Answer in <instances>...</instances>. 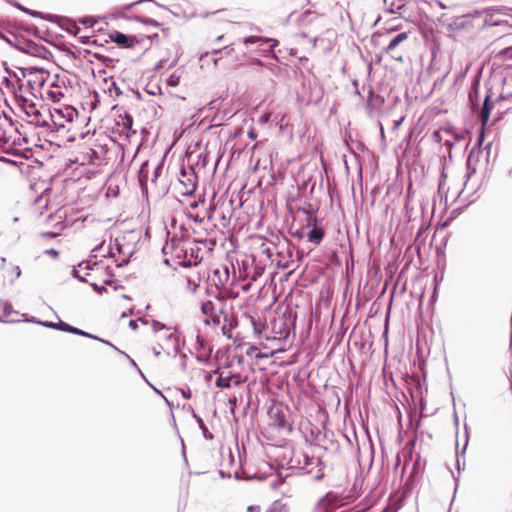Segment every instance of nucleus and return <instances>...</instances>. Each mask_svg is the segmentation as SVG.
<instances>
[{
	"label": "nucleus",
	"mask_w": 512,
	"mask_h": 512,
	"mask_svg": "<svg viewBox=\"0 0 512 512\" xmlns=\"http://www.w3.org/2000/svg\"><path fill=\"white\" fill-rule=\"evenodd\" d=\"M486 15L475 11L472 14L453 17L448 23V30L455 36L472 38L486 26Z\"/></svg>",
	"instance_id": "1"
},
{
	"label": "nucleus",
	"mask_w": 512,
	"mask_h": 512,
	"mask_svg": "<svg viewBox=\"0 0 512 512\" xmlns=\"http://www.w3.org/2000/svg\"><path fill=\"white\" fill-rule=\"evenodd\" d=\"M168 250H170L172 257L177 259L178 263L184 267L195 266L201 260V249L196 242L184 239L171 240L163 248L164 253H168Z\"/></svg>",
	"instance_id": "2"
},
{
	"label": "nucleus",
	"mask_w": 512,
	"mask_h": 512,
	"mask_svg": "<svg viewBox=\"0 0 512 512\" xmlns=\"http://www.w3.org/2000/svg\"><path fill=\"white\" fill-rule=\"evenodd\" d=\"M409 34V32H401L392 37L388 45L382 49V54L402 63L406 52L405 43L409 38Z\"/></svg>",
	"instance_id": "3"
},
{
	"label": "nucleus",
	"mask_w": 512,
	"mask_h": 512,
	"mask_svg": "<svg viewBox=\"0 0 512 512\" xmlns=\"http://www.w3.org/2000/svg\"><path fill=\"white\" fill-rule=\"evenodd\" d=\"M160 338L165 340V343L161 345V349L165 351L167 355L176 357L181 348L177 330L175 328H170L169 331L163 333Z\"/></svg>",
	"instance_id": "4"
},
{
	"label": "nucleus",
	"mask_w": 512,
	"mask_h": 512,
	"mask_svg": "<svg viewBox=\"0 0 512 512\" xmlns=\"http://www.w3.org/2000/svg\"><path fill=\"white\" fill-rule=\"evenodd\" d=\"M307 227H311L306 235L307 240L314 245H319L325 236L324 228L319 226L317 224V218L311 215L307 218Z\"/></svg>",
	"instance_id": "5"
},
{
	"label": "nucleus",
	"mask_w": 512,
	"mask_h": 512,
	"mask_svg": "<svg viewBox=\"0 0 512 512\" xmlns=\"http://www.w3.org/2000/svg\"><path fill=\"white\" fill-rule=\"evenodd\" d=\"M215 300L217 301V310L214 312L212 322L214 325L219 326L222 323V318L224 317V315L231 312V308L228 307L226 300L220 294L215 296Z\"/></svg>",
	"instance_id": "6"
},
{
	"label": "nucleus",
	"mask_w": 512,
	"mask_h": 512,
	"mask_svg": "<svg viewBox=\"0 0 512 512\" xmlns=\"http://www.w3.org/2000/svg\"><path fill=\"white\" fill-rule=\"evenodd\" d=\"M291 462L300 470H304L306 473H311L312 470L309 467L315 463H318L319 460L315 459L314 457H310L307 454L299 453L293 456Z\"/></svg>",
	"instance_id": "7"
},
{
	"label": "nucleus",
	"mask_w": 512,
	"mask_h": 512,
	"mask_svg": "<svg viewBox=\"0 0 512 512\" xmlns=\"http://www.w3.org/2000/svg\"><path fill=\"white\" fill-rule=\"evenodd\" d=\"M182 179L180 182L185 186L184 194L191 195L196 190V174L192 169L189 172L182 170L181 172Z\"/></svg>",
	"instance_id": "8"
},
{
	"label": "nucleus",
	"mask_w": 512,
	"mask_h": 512,
	"mask_svg": "<svg viewBox=\"0 0 512 512\" xmlns=\"http://www.w3.org/2000/svg\"><path fill=\"white\" fill-rule=\"evenodd\" d=\"M244 45L250 44H259V46H263L265 44H269V50L273 51L274 48L279 44V41L274 38L261 37V36H248L242 40Z\"/></svg>",
	"instance_id": "9"
},
{
	"label": "nucleus",
	"mask_w": 512,
	"mask_h": 512,
	"mask_svg": "<svg viewBox=\"0 0 512 512\" xmlns=\"http://www.w3.org/2000/svg\"><path fill=\"white\" fill-rule=\"evenodd\" d=\"M112 42L122 48H132L135 44L134 37L128 36L122 32L114 31L109 35Z\"/></svg>",
	"instance_id": "10"
},
{
	"label": "nucleus",
	"mask_w": 512,
	"mask_h": 512,
	"mask_svg": "<svg viewBox=\"0 0 512 512\" xmlns=\"http://www.w3.org/2000/svg\"><path fill=\"white\" fill-rule=\"evenodd\" d=\"M235 378L237 379L234 381V385L239 386L242 383V381L239 379L238 376L232 373H229L228 376H223L222 374H220L219 377L216 379V386L221 389L230 388L232 385V380Z\"/></svg>",
	"instance_id": "11"
},
{
	"label": "nucleus",
	"mask_w": 512,
	"mask_h": 512,
	"mask_svg": "<svg viewBox=\"0 0 512 512\" xmlns=\"http://www.w3.org/2000/svg\"><path fill=\"white\" fill-rule=\"evenodd\" d=\"M114 247L119 254L125 256V258L117 263V267H123L127 265L134 251L132 249H126L118 238L115 239Z\"/></svg>",
	"instance_id": "12"
},
{
	"label": "nucleus",
	"mask_w": 512,
	"mask_h": 512,
	"mask_svg": "<svg viewBox=\"0 0 512 512\" xmlns=\"http://www.w3.org/2000/svg\"><path fill=\"white\" fill-rule=\"evenodd\" d=\"M468 101H469L471 109L473 111H475L479 105V82L478 81H475L472 83L469 93H468Z\"/></svg>",
	"instance_id": "13"
},
{
	"label": "nucleus",
	"mask_w": 512,
	"mask_h": 512,
	"mask_svg": "<svg viewBox=\"0 0 512 512\" xmlns=\"http://www.w3.org/2000/svg\"><path fill=\"white\" fill-rule=\"evenodd\" d=\"M222 332L224 335H228L236 326H237V319L235 316L230 312L228 314H225L222 318Z\"/></svg>",
	"instance_id": "14"
},
{
	"label": "nucleus",
	"mask_w": 512,
	"mask_h": 512,
	"mask_svg": "<svg viewBox=\"0 0 512 512\" xmlns=\"http://www.w3.org/2000/svg\"><path fill=\"white\" fill-rule=\"evenodd\" d=\"M492 107L493 103L490 101V96L486 95L480 112V118L483 125L488 122Z\"/></svg>",
	"instance_id": "15"
},
{
	"label": "nucleus",
	"mask_w": 512,
	"mask_h": 512,
	"mask_svg": "<svg viewBox=\"0 0 512 512\" xmlns=\"http://www.w3.org/2000/svg\"><path fill=\"white\" fill-rule=\"evenodd\" d=\"M47 95L53 102H59L64 97V90L60 85L53 83L47 91Z\"/></svg>",
	"instance_id": "16"
},
{
	"label": "nucleus",
	"mask_w": 512,
	"mask_h": 512,
	"mask_svg": "<svg viewBox=\"0 0 512 512\" xmlns=\"http://www.w3.org/2000/svg\"><path fill=\"white\" fill-rule=\"evenodd\" d=\"M217 301L208 300L202 303L201 305V312L204 315L211 316V319L213 318L214 312L216 309Z\"/></svg>",
	"instance_id": "17"
},
{
	"label": "nucleus",
	"mask_w": 512,
	"mask_h": 512,
	"mask_svg": "<svg viewBox=\"0 0 512 512\" xmlns=\"http://www.w3.org/2000/svg\"><path fill=\"white\" fill-rule=\"evenodd\" d=\"M24 109L28 116H34L35 120L39 122V117L41 116V113L33 102L25 100Z\"/></svg>",
	"instance_id": "18"
},
{
	"label": "nucleus",
	"mask_w": 512,
	"mask_h": 512,
	"mask_svg": "<svg viewBox=\"0 0 512 512\" xmlns=\"http://www.w3.org/2000/svg\"><path fill=\"white\" fill-rule=\"evenodd\" d=\"M193 417L196 420V422L198 423V426L201 429L203 436L206 439H210V440L213 439V435L209 432V430H208L207 426L205 425L203 419L200 416H198L195 412H193Z\"/></svg>",
	"instance_id": "19"
},
{
	"label": "nucleus",
	"mask_w": 512,
	"mask_h": 512,
	"mask_svg": "<svg viewBox=\"0 0 512 512\" xmlns=\"http://www.w3.org/2000/svg\"><path fill=\"white\" fill-rule=\"evenodd\" d=\"M273 422L279 429H284L287 426L286 417L282 411H278L274 414Z\"/></svg>",
	"instance_id": "20"
},
{
	"label": "nucleus",
	"mask_w": 512,
	"mask_h": 512,
	"mask_svg": "<svg viewBox=\"0 0 512 512\" xmlns=\"http://www.w3.org/2000/svg\"><path fill=\"white\" fill-rule=\"evenodd\" d=\"M13 6L17 7L19 10L33 16V17H40V18H43L44 19V15L42 12H39V11H36V10H31V9H28L24 6H22L19 2H17L16 0L13 1L12 3Z\"/></svg>",
	"instance_id": "21"
},
{
	"label": "nucleus",
	"mask_w": 512,
	"mask_h": 512,
	"mask_svg": "<svg viewBox=\"0 0 512 512\" xmlns=\"http://www.w3.org/2000/svg\"><path fill=\"white\" fill-rule=\"evenodd\" d=\"M153 330L158 333L159 338L165 333L166 331H169L171 327H167L165 324L159 322V321H153L152 324Z\"/></svg>",
	"instance_id": "22"
},
{
	"label": "nucleus",
	"mask_w": 512,
	"mask_h": 512,
	"mask_svg": "<svg viewBox=\"0 0 512 512\" xmlns=\"http://www.w3.org/2000/svg\"><path fill=\"white\" fill-rule=\"evenodd\" d=\"M120 118H121L123 130H126L127 132H129L132 129V125H133L132 116L126 113L123 117L120 116Z\"/></svg>",
	"instance_id": "23"
},
{
	"label": "nucleus",
	"mask_w": 512,
	"mask_h": 512,
	"mask_svg": "<svg viewBox=\"0 0 512 512\" xmlns=\"http://www.w3.org/2000/svg\"><path fill=\"white\" fill-rule=\"evenodd\" d=\"M98 265L97 261H92V259H89L88 261H83L78 264V267L85 270H93L95 266Z\"/></svg>",
	"instance_id": "24"
},
{
	"label": "nucleus",
	"mask_w": 512,
	"mask_h": 512,
	"mask_svg": "<svg viewBox=\"0 0 512 512\" xmlns=\"http://www.w3.org/2000/svg\"><path fill=\"white\" fill-rule=\"evenodd\" d=\"M70 333L72 334H76V335H80V336H83V337H88V338H92V339H99L97 336H94L84 330H81L79 328H76L74 326H72V330L70 331Z\"/></svg>",
	"instance_id": "25"
},
{
	"label": "nucleus",
	"mask_w": 512,
	"mask_h": 512,
	"mask_svg": "<svg viewBox=\"0 0 512 512\" xmlns=\"http://www.w3.org/2000/svg\"><path fill=\"white\" fill-rule=\"evenodd\" d=\"M55 330H60V331L70 333V331L72 330V326L66 322L59 321V322H56Z\"/></svg>",
	"instance_id": "26"
},
{
	"label": "nucleus",
	"mask_w": 512,
	"mask_h": 512,
	"mask_svg": "<svg viewBox=\"0 0 512 512\" xmlns=\"http://www.w3.org/2000/svg\"><path fill=\"white\" fill-rule=\"evenodd\" d=\"M211 352L212 349L210 347L207 348V352H200L196 357L197 361L201 363H206Z\"/></svg>",
	"instance_id": "27"
},
{
	"label": "nucleus",
	"mask_w": 512,
	"mask_h": 512,
	"mask_svg": "<svg viewBox=\"0 0 512 512\" xmlns=\"http://www.w3.org/2000/svg\"><path fill=\"white\" fill-rule=\"evenodd\" d=\"M179 82H180V77L176 74H171L167 79V84H168V86H171V87H176L177 85H179Z\"/></svg>",
	"instance_id": "28"
},
{
	"label": "nucleus",
	"mask_w": 512,
	"mask_h": 512,
	"mask_svg": "<svg viewBox=\"0 0 512 512\" xmlns=\"http://www.w3.org/2000/svg\"><path fill=\"white\" fill-rule=\"evenodd\" d=\"M108 91L110 92V94H112L114 92L117 97L122 95V90L118 87V85L114 81H112L111 84L109 85Z\"/></svg>",
	"instance_id": "29"
},
{
	"label": "nucleus",
	"mask_w": 512,
	"mask_h": 512,
	"mask_svg": "<svg viewBox=\"0 0 512 512\" xmlns=\"http://www.w3.org/2000/svg\"><path fill=\"white\" fill-rule=\"evenodd\" d=\"M137 20L140 21L143 24L151 25V26H154V27H158L160 25L158 21H156L154 19H151V18H140V17H137Z\"/></svg>",
	"instance_id": "30"
},
{
	"label": "nucleus",
	"mask_w": 512,
	"mask_h": 512,
	"mask_svg": "<svg viewBox=\"0 0 512 512\" xmlns=\"http://www.w3.org/2000/svg\"><path fill=\"white\" fill-rule=\"evenodd\" d=\"M301 210L307 215V218L310 217V215L312 217H316V215H315L316 210L314 209V207L311 204H308L307 207H303Z\"/></svg>",
	"instance_id": "31"
},
{
	"label": "nucleus",
	"mask_w": 512,
	"mask_h": 512,
	"mask_svg": "<svg viewBox=\"0 0 512 512\" xmlns=\"http://www.w3.org/2000/svg\"><path fill=\"white\" fill-rule=\"evenodd\" d=\"M99 341H101L102 343L106 344V345H109L112 349H114L115 351H117L119 354L123 355L124 357L126 358H129V355L126 354L125 352L121 351L119 348H117L116 346H114L112 343H110L109 341L107 340H103V339H98Z\"/></svg>",
	"instance_id": "32"
},
{
	"label": "nucleus",
	"mask_w": 512,
	"mask_h": 512,
	"mask_svg": "<svg viewBox=\"0 0 512 512\" xmlns=\"http://www.w3.org/2000/svg\"><path fill=\"white\" fill-rule=\"evenodd\" d=\"M147 165H148V163H147V162H145V163L141 166V168H140V172H139V174H140L141 187H142V190H143V191H144V190H146V184H145L144 179H143V177H144V176H143V174H144V170H145V168H146V166H147Z\"/></svg>",
	"instance_id": "33"
},
{
	"label": "nucleus",
	"mask_w": 512,
	"mask_h": 512,
	"mask_svg": "<svg viewBox=\"0 0 512 512\" xmlns=\"http://www.w3.org/2000/svg\"><path fill=\"white\" fill-rule=\"evenodd\" d=\"M225 52L226 54H229L233 51V48H231L230 46H226L224 47L223 49H215L211 52L212 55H217L219 53H222V52Z\"/></svg>",
	"instance_id": "34"
},
{
	"label": "nucleus",
	"mask_w": 512,
	"mask_h": 512,
	"mask_svg": "<svg viewBox=\"0 0 512 512\" xmlns=\"http://www.w3.org/2000/svg\"><path fill=\"white\" fill-rule=\"evenodd\" d=\"M37 324L42 325L47 328H52V329H55V327H56V322H52V321H37Z\"/></svg>",
	"instance_id": "35"
},
{
	"label": "nucleus",
	"mask_w": 512,
	"mask_h": 512,
	"mask_svg": "<svg viewBox=\"0 0 512 512\" xmlns=\"http://www.w3.org/2000/svg\"><path fill=\"white\" fill-rule=\"evenodd\" d=\"M186 361H187V355H186V354H181V355H180V367H181V369H182L183 371H185V370H186V368H187V363H186Z\"/></svg>",
	"instance_id": "36"
},
{
	"label": "nucleus",
	"mask_w": 512,
	"mask_h": 512,
	"mask_svg": "<svg viewBox=\"0 0 512 512\" xmlns=\"http://www.w3.org/2000/svg\"><path fill=\"white\" fill-rule=\"evenodd\" d=\"M90 286L93 288L94 291H96L97 293H103L104 291H106V288L104 286H99L98 284L92 282L90 283Z\"/></svg>",
	"instance_id": "37"
},
{
	"label": "nucleus",
	"mask_w": 512,
	"mask_h": 512,
	"mask_svg": "<svg viewBox=\"0 0 512 512\" xmlns=\"http://www.w3.org/2000/svg\"><path fill=\"white\" fill-rule=\"evenodd\" d=\"M94 56H95L97 59L101 60V61H102L104 64H106V65H107V63H108V62H112V61H113L111 58H109V57H107V56L100 55V54H98V53H95V54H94Z\"/></svg>",
	"instance_id": "38"
},
{
	"label": "nucleus",
	"mask_w": 512,
	"mask_h": 512,
	"mask_svg": "<svg viewBox=\"0 0 512 512\" xmlns=\"http://www.w3.org/2000/svg\"><path fill=\"white\" fill-rule=\"evenodd\" d=\"M187 287L192 290V292H196L198 284L192 281L191 279H187Z\"/></svg>",
	"instance_id": "39"
},
{
	"label": "nucleus",
	"mask_w": 512,
	"mask_h": 512,
	"mask_svg": "<svg viewBox=\"0 0 512 512\" xmlns=\"http://www.w3.org/2000/svg\"><path fill=\"white\" fill-rule=\"evenodd\" d=\"M196 344L199 346V349H201L203 352H207V350H206L207 343L204 340H201L199 337H197Z\"/></svg>",
	"instance_id": "40"
},
{
	"label": "nucleus",
	"mask_w": 512,
	"mask_h": 512,
	"mask_svg": "<svg viewBox=\"0 0 512 512\" xmlns=\"http://www.w3.org/2000/svg\"><path fill=\"white\" fill-rule=\"evenodd\" d=\"M219 373V369H216L214 371H211V372H207L205 374V380L206 381H210L212 379V376L215 375V374H218Z\"/></svg>",
	"instance_id": "41"
},
{
	"label": "nucleus",
	"mask_w": 512,
	"mask_h": 512,
	"mask_svg": "<svg viewBox=\"0 0 512 512\" xmlns=\"http://www.w3.org/2000/svg\"><path fill=\"white\" fill-rule=\"evenodd\" d=\"M129 327L132 329V330H137L138 329V322L137 320H130L129 321Z\"/></svg>",
	"instance_id": "42"
},
{
	"label": "nucleus",
	"mask_w": 512,
	"mask_h": 512,
	"mask_svg": "<svg viewBox=\"0 0 512 512\" xmlns=\"http://www.w3.org/2000/svg\"><path fill=\"white\" fill-rule=\"evenodd\" d=\"M45 253L53 257H57L59 254V252L53 248L46 250Z\"/></svg>",
	"instance_id": "43"
},
{
	"label": "nucleus",
	"mask_w": 512,
	"mask_h": 512,
	"mask_svg": "<svg viewBox=\"0 0 512 512\" xmlns=\"http://www.w3.org/2000/svg\"><path fill=\"white\" fill-rule=\"evenodd\" d=\"M162 171V166L161 165H158L156 168H155V171H154V177L152 178V181H156L157 179V176H158V173H160Z\"/></svg>",
	"instance_id": "44"
},
{
	"label": "nucleus",
	"mask_w": 512,
	"mask_h": 512,
	"mask_svg": "<svg viewBox=\"0 0 512 512\" xmlns=\"http://www.w3.org/2000/svg\"><path fill=\"white\" fill-rule=\"evenodd\" d=\"M13 272H14L16 278H19L21 276V269L19 266H15L13 268Z\"/></svg>",
	"instance_id": "45"
},
{
	"label": "nucleus",
	"mask_w": 512,
	"mask_h": 512,
	"mask_svg": "<svg viewBox=\"0 0 512 512\" xmlns=\"http://www.w3.org/2000/svg\"><path fill=\"white\" fill-rule=\"evenodd\" d=\"M232 116H233V113H232L231 111H226V110H224V111H223V117H222V119H224V118L229 119V118H231Z\"/></svg>",
	"instance_id": "46"
},
{
	"label": "nucleus",
	"mask_w": 512,
	"mask_h": 512,
	"mask_svg": "<svg viewBox=\"0 0 512 512\" xmlns=\"http://www.w3.org/2000/svg\"><path fill=\"white\" fill-rule=\"evenodd\" d=\"M433 138L435 139V141H437V142H441L440 132H439V131H435V132L433 133Z\"/></svg>",
	"instance_id": "47"
},
{
	"label": "nucleus",
	"mask_w": 512,
	"mask_h": 512,
	"mask_svg": "<svg viewBox=\"0 0 512 512\" xmlns=\"http://www.w3.org/2000/svg\"><path fill=\"white\" fill-rule=\"evenodd\" d=\"M248 137H249L250 139L254 140V139H256L257 134H256V132L252 129V130H250V131L248 132Z\"/></svg>",
	"instance_id": "48"
},
{
	"label": "nucleus",
	"mask_w": 512,
	"mask_h": 512,
	"mask_svg": "<svg viewBox=\"0 0 512 512\" xmlns=\"http://www.w3.org/2000/svg\"><path fill=\"white\" fill-rule=\"evenodd\" d=\"M294 236L298 237V238H303L304 237V232L302 230H298L294 233Z\"/></svg>",
	"instance_id": "49"
},
{
	"label": "nucleus",
	"mask_w": 512,
	"mask_h": 512,
	"mask_svg": "<svg viewBox=\"0 0 512 512\" xmlns=\"http://www.w3.org/2000/svg\"><path fill=\"white\" fill-rule=\"evenodd\" d=\"M105 257H114L113 248L109 247L107 254L104 255Z\"/></svg>",
	"instance_id": "50"
},
{
	"label": "nucleus",
	"mask_w": 512,
	"mask_h": 512,
	"mask_svg": "<svg viewBox=\"0 0 512 512\" xmlns=\"http://www.w3.org/2000/svg\"><path fill=\"white\" fill-rule=\"evenodd\" d=\"M265 512H281V510L277 507H270Z\"/></svg>",
	"instance_id": "51"
},
{
	"label": "nucleus",
	"mask_w": 512,
	"mask_h": 512,
	"mask_svg": "<svg viewBox=\"0 0 512 512\" xmlns=\"http://www.w3.org/2000/svg\"><path fill=\"white\" fill-rule=\"evenodd\" d=\"M284 481L282 479L277 480V482L273 481L271 482V486L277 487L278 485H281Z\"/></svg>",
	"instance_id": "52"
},
{
	"label": "nucleus",
	"mask_w": 512,
	"mask_h": 512,
	"mask_svg": "<svg viewBox=\"0 0 512 512\" xmlns=\"http://www.w3.org/2000/svg\"><path fill=\"white\" fill-rule=\"evenodd\" d=\"M24 321L32 322V323H37L38 320L35 317H30V318H25Z\"/></svg>",
	"instance_id": "53"
},
{
	"label": "nucleus",
	"mask_w": 512,
	"mask_h": 512,
	"mask_svg": "<svg viewBox=\"0 0 512 512\" xmlns=\"http://www.w3.org/2000/svg\"><path fill=\"white\" fill-rule=\"evenodd\" d=\"M256 510H258V507H255V506H249V507L247 508V511H248V512H256Z\"/></svg>",
	"instance_id": "54"
},
{
	"label": "nucleus",
	"mask_w": 512,
	"mask_h": 512,
	"mask_svg": "<svg viewBox=\"0 0 512 512\" xmlns=\"http://www.w3.org/2000/svg\"><path fill=\"white\" fill-rule=\"evenodd\" d=\"M72 275H73V277H74V278H77V277L79 276V274H78V270H77V268H76V267H74V268H73V270H72Z\"/></svg>",
	"instance_id": "55"
},
{
	"label": "nucleus",
	"mask_w": 512,
	"mask_h": 512,
	"mask_svg": "<svg viewBox=\"0 0 512 512\" xmlns=\"http://www.w3.org/2000/svg\"><path fill=\"white\" fill-rule=\"evenodd\" d=\"M153 354L158 357L160 355V350L157 349L156 347L153 348Z\"/></svg>",
	"instance_id": "56"
},
{
	"label": "nucleus",
	"mask_w": 512,
	"mask_h": 512,
	"mask_svg": "<svg viewBox=\"0 0 512 512\" xmlns=\"http://www.w3.org/2000/svg\"><path fill=\"white\" fill-rule=\"evenodd\" d=\"M127 359L129 360V362L131 363L132 366H134L135 368H138L137 364L135 363V361L130 356Z\"/></svg>",
	"instance_id": "57"
},
{
	"label": "nucleus",
	"mask_w": 512,
	"mask_h": 512,
	"mask_svg": "<svg viewBox=\"0 0 512 512\" xmlns=\"http://www.w3.org/2000/svg\"><path fill=\"white\" fill-rule=\"evenodd\" d=\"M236 402H237V398L236 397H233V398L229 399V403L230 404L236 405Z\"/></svg>",
	"instance_id": "58"
},
{
	"label": "nucleus",
	"mask_w": 512,
	"mask_h": 512,
	"mask_svg": "<svg viewBox=\"0 0 512 512\" xmlns=\"http://www.w3.org/2000/svg\"><path fill=\"white\" fill-rule=\"evenodd\" d=\"M456 464H457V468H458V470H460V469H461V467H462V465H465V462H462V464H460V460H459V459H457Z\"/></svg>",
	"instance_id": "59"
},
{
	"label": "nucleus",
	"mask_w": 512,
	"mask_h": 512,
	"mask_svg": "<svg viewBox=\"0 0 512 512\" xmlns=\"http://www.w3.org/2000/svg\"><path fill=\"white\" fill-rule=\"evenodd\" d=\"M456 464H457V468H458V470H460V469H461V467H462V465H465V462H462V464H460V460H459V459H457Z\"/></svg>",
	"instance_id": "60"
},
{
	"label": "nucleus",
	"mask_w": 512,
	"mask_h": 512,
	"mask_svg": "<svg viewBox=\"0 0 512 512\" xmlns=\"http://www.w3.org/2000/svg\"><path fill=\"white\" fill-rule=\"evenodd\" d=\"M456 464H457V468H458V470H460V469H461V467H462V465H465V462H462V464H460V460H459V459H457Z\"/></svg>",
	"instance_id": "61"
},
{
	"label": "nucleus",
	"mask_w": 512,
	"mask_h": 512,
	"mask_svg": "<svg viewBox=\"0 0 512 512\" xmlns=\"http://www.w3.org/2000/svg\"><path fill=\"white\" fill-rule=\"evenodd\" d=\"M182 394H183V396H184L185 398H189L191 393H190V391L188 390V392H187V393H186L185 391H183V392H182Z\"/></svg>",
	"instance_id": "62"
},
{
	"label": "nucleus",
	"mask_w": 512,
	"mask_h": 512,
	"mask_svg": "<svg viewBox=\"0 0 512 512\" xmlns=\"http://www.w3.org/2000/svg\"><path fill=\"white\" fill-rule=\"evenodd\" d=\"M76 279L78 281H80V282H85L86 281V279L83 276H80V275Z\"/></svg>",
	"instance_id": "63"
},
{
	"label": "nucleus",
	"mask_w": 512,
	"mask_h": 512,
	"mask_svg": "<svg viewBox=\"0 0 512 512\" xmlns=\"http://www.w3.org/2000/svg\"><path fill=\"white\" fill-rule=\"evenodd\" d=\"M112 283V280L110 278L104 280V284L110 285Z\"/></svg>",
	"instance_id": "64"
}]
</instances>
